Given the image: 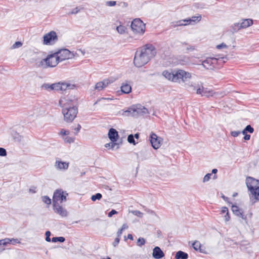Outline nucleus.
<instances>
[{
    "instance_id": "nucleus-60",
    "label": "nucleus",
    "mask_w": 259,
    "mask_h": 259,
    "mask_svg": "<svg viewBox=\"0 0 259 259\" xmlns=\"http://www.w3.org/2000/svg\"><path fill=\"white\" fill-rule=\"evenodd\" d=\"M147 212L151 214H152V215H156V213L154 211L152 210H151V209H148L147 210Z\"/></svg>"
},
{
    "instance_id": "nucleus-19",
    "label": "nucleus",
    "mask_w": 259,
    "mask_h": 259,
    "mask_svg": "<svg viewBox=\"0 0 259 259\" xmlns=\"http://www.w3.org/2000/svg\"><path fill=\"white\" fill-rule=\"evenodd\" d=\"M69 163L57 160L55 163V167L58 170H65L68 168Z\"/></svg>"
},
{
    "instance_id": "nucleus-14",
    "label": "nucleus",
    "mask_w": 259,
    "mask_h": 259,
    "mask_svg": "<svg viewBox=\"0 0 259 259\" xmlns=\"http://www.w3.org/2000/svg\"><path fill=\"white\" fill-rule=\"evenodd\" d=\"M55 91H65L68 89H72L74 85L66 82L54 83Z\"/></svg>"
},
{
    "instance_id": "nucleus-12",
    "label": "nucleus",
    "mask_w": 259,
    "mask_h": 259,
    "mask_svg": "<svg viewBox=\"0 0 259 259\" xmlns=\"http://www.w3.org/2000/svg\"><path fill=\"white\" fill-rule=\"evenodd\" d=\"M53 55H48L46 58L42 59L37 63V66L42 68H47L48 67H54L56 66V61H51Z\"/></svg>"
},
{
    "instance_id": "nucleus-18",
    "label": "nucleus",
    "mask_w": 259,
    "mask_h": 259,
    "mask_svg": "<svg viewBox=\"0 0 259 259\" xmlns=\"http://www.w3.org/2000/svg\"><path fill=\"white\" fill-rule=\"evenodd\" d=\"M112 82V81H110V80L108 79H104L102 81L97 82L95 85V89L99 91H101L107 87Z\"/></svg>"
},
{
    "instance_id": "nucleus-56",
    "label": "nucleus",
    "mask_w": 259,
    "mask_h": 259,
    "mask_svg": "<svg viewBox=\"0 0 259 259\" xmlns=\"http://www.w3.org/2000/svg\"><path fill=\"white\" fill-rule=\"evenodd\" d=\"M81 128V125L79 124H77V126L74 128V130L75 131V135H77V134L79 132Z\"/></svg>"
},
{
    "instance_id": "nucleus-48",
    "label": "nucleus",
    "mask_w": 259,
    "mask_h": 259,
    "mask_svg": "<svg viewBox=\"0 0 259 259\" xmlns=\"http://www.w3.org/2000/svg\"><path fill=\"white\" fill-rule=\"evenodd\" d=\"M10 243H11L12 244H18V243H20V241L18 239L13 238L12 239H10Z\"/></svg>"
},
{
    "instance_id": "nucleus-57",
    "label": "nucleus",
    "mask_w": 259,
    "mask_h": 259,
    "mask_svg": "<svg viewBox=\"0 0 259 259\" xmlns=\"http://www.w3.org/2000/svg\"><path fill=\"white\" fill-rule=\"evenodd\" d=\"M227 212H228V208L226 206L223 207L221 210L222 213H227Z\"/></svg>"
},
{
    "instance_id": "nucleus-52",
    "label": "nucleus",
    "mask_w": 259,
    "mask_h": 259,
    "mask_svg": "<svg viewBox=\"0 0 259 259\" xmlns=\"http://www.w3.org/2000/svg\"><path fill=\"white\" fill-rule=\"evenodd\" d=\"M240 134L239 131H232L231 132V135L234 137H237Z\"/></svg>"
},
{
    "instance_id": "nucleus-5",
    "label": "nucleus",
    "mask_w": 259,
    "mask_h": 259,
    "mask_svg": "<svg viewBox=\"0 0 259 259\" xmlns=\"http://www.w3.org/2000/svg\"><path fill=\"white\" fill-rule=\"evenodd\" d=\"M66 192L63 191L62 189L56 190L53 194V205H56L59 203H62L66 201V197L68 196Z\"/></svg>"
},
{
    "instance_id": "nucleus-6",
    "label": "nucleus",
    "mask_w": 259,
    "mask_h": 259,
    "mask_svg": "<svg viewBox=\"0 0 259 259\" xmlns=\"http://www.w3.org/2000/svg\"><path fill=\"white\" fill-rule=\"evenodd\" d=\"M148 62V58L144 56L141 49L137 51L134 59V65L137 67H141Z\"/></svg>"
},
{
    "instance_id": "nucleus-59",
    "label": "nucleus",
    "mask_w": 259,
    "mask_h": 259,
    "mask_svg": "<svg viewBox=\"0 0 259 259\" xmlns=\"http://www.w3.org/2000/svg\"><path fill=\"white\" fill-rule=\"evenodd\" d=\"M122 232H123V230L122 229H120L118 231H117V237H118L119 238H120V236L122 233Z\"/></svg>"
},
{
    "instance_id": "nucleus-51",
    "label": "nucleus",
    "mask_w": 259,
    "mask_h": 259,
    "mask_svg": "<svg viewBox=\"0 0 259 259\" xmlns=\"http://www.w3.org/2000/svg\"><path fill=\"white\" fill-rule=\"evenodd\" d=\"M119 241H120V238L118 237H117L115 239L114 241L113 242V245L114 247H116L118 244Z\"/></svg>"
},
{
    "instance_id": "nucleus-36",
    "label": "nucleus",
    "mask_w": 259,
    "mask_h": 259,
    "mask_svg": "<svg viewBox=\"0 0 259 259\" xmlns=\"http://www.w3.org/2000/svg\"><path fill=\"white\" fill-rule=\"evenodd\" d=\"M145 243V240L143 238H139L138 239L137 244L139 246H142V245H144Z\"/></svg>"
},
{
    "instance_id": "nucleus-16",
    "label": "nucleus",
    "mask_w": 259,
    "mask_h": 259,
    "mask_svg": "<svg viewBox=\"0 0 259 259\" xmlns=\"http://www.w3.org/2000/svg\"><path fill=\"white\" fill-rule=\"evenodd\" d=\"M196 93L200 94L201 96L209 97L213 96V91L209 90L207 88H204L203 86L199 87L196 90Z\"/></svg>"
},
{
    "instance_id": "nucleus-62",
    "label": "nucleus",
    "mask_w": 259,
    "mask_h": 259,
    "mask_svg": "<svg viewBox=\"0 0 259 259\" xmlns=\"http://www.w3.org/2000/svg\"><path fill=\"white\" fill-rule=\"evenodd\" d=\"M127 239H131L132 240H133V236L132 234H129L127 235ZM125 240H126V236H125Z\"/></svg>"
},
{
    "instance_id": "nucleus-50",
    "label": "nucleus",
    "mask_w": 259,
    "mask_h": 259,
    "mask_svg": "<svg viewBox=\"0 0 259 259\" xmlns=\"http://www.w3.org/2000/svg\"><path fill=\"white\" fill-rule=\"evenodd\" d=\"M228 46L224 43H222L220 45L217 46V48L218 49H221L222 48H227Z\"/></svg>"
},
{
    "instance_id": "nucleus-13",
    "label": "nucleus",
    "mask_w": 259,
    "mask_h": 259,
    "mask_svg": "<svg viewBox=\"0 0 259 259\" xmlns=\"http://www.w3.org/2000/svg\"><path fill=\"white\" fill-rule=\"evenodd\" d=\"M149 141L152 147L154 149H157L160 147L162 140L161 138L158 137L156 134L152 133L149 137Z\"/></svg>"
},
{
    "instance_id": "nucleus-64",
    "label": "nucleus",
    "mask_w": 259,
    "mask_h": 259,
    "mask_svg": "<svg viewBox=\"0 0 259 259\" xmlns=\"http://www.w3.org/2000/svg\"><path fill=\"white\" fill-rule=\"evenodd\" d=\"M134 137L135 138V139H139V137H140V134L139 133H136L134 135Z\"/></svg>"
},
{
    "instance_id": "nucleus-7",
    "label": "nucleus",
    "mask_w": 259,
    "mask_h": 259,
    "mask_svg": "<svg viewBox=\"0 0 259 259\" xmlns=\"http://www.w3.org/2000/svg\"><path fill=\"white\" fill-rule=\"evenodd\" d=\"M131 27L134 32L143 34L145 30V24L139 18L135 19L131 23Z\"/></svg>"
},
{
    "instance_id": "nucleus-58",
    "label": "nucleus",
    "mask_w": 259,
    "mask_h": 259,
    "mask_svg": "<svg viewBox=\"0 0 259 259\" xmlns=\"http://www.w3.org/2000/svg\"><path fill=\"white\" fill-rule=\"evenodd\" d=\"M225 221L227 222V221H229L230 219V217L229 216V211L227 212L226 214V215H225Z\"/></svg>"
},
{
    "instance_id": "nucleus-30",
    "label": "nucleus",
    "mask_w": 259,
    "mask_h": 259,
    "mask_svg": "<svg viewBox=\"0 0 259 259\" xmlns=\"http://www.w3.org/2000/svg\"><path fill=\"white\" fill-rule=\"evenodd\" d=\"M182 46H186V50L187 52L193 51L195 50V47L194 46L190 45L186 42H181Z\"/></svg>"
},
{
    "instance_id": "nucleus-47",
    "label": "nucleus",
    "mask_w": 259,
    "mask_h": 259,
    "mask_svg": "<svg viewBox=\"0 0 259 259\" xmlns=\"http://www.w3.org/2000/svg\"><path fill=\"white\" fill-rule=\"evenodd\" d=\"M80 10L78 8V7H76L74 9H72V11L69 13L70 14H76L79 12Z\"/></svg>"
},
{
    "instance_id": "nucleus-49",
    "label": "nucleus",
    "mask_w": 259,
    "mask_h": 259,
    "mask_svg": "<svg viewBox=\"0 0 259 259\" xmlns=\"http://www.w3.org/2000/svg\"><path fill=\"white\" fill-rule=\"evenodd\" d=\"M49 55H53L52 58L50 59L51 61H55V60H56V57H58L57 53L56 52L53 54H50Z\"/></svg>"
},
{
    "instance_id": "nucleus-35",
    "label": "nucleus",
    "mask_w": 259,
    "mask_h": 259,
    "mask_svg": "<svg viewBox=\"0 0 259 259\" xmlns=\"http://www.w3.org/2000/svg\"><path fill=\"white\" fill-rule=\"evenodd\" d=\"M126 29V27L122 25H119V26H117L116 28L117 31L120 34L124 33Z\"/></svg>"
},
{
    "instance_id": "nucleus-45",
    "label": "nucleus",
    "mask_w": 259,
    "mask_h": 259,
    "mask_svg": "<svg viewBox=\"0 0 259 259\" xmlns=\"http://www.w3.org/2000/svg\"><path fill=\"white\" fill-rule=\"evenodd\" d=\"M245 128L246 131L249 133L251 134L254 131L253 128L250 125H247Z\"/></svg>"
},
{
    "instance_id": "nucleus-43",
    "label": "nucleus",
    "mask_w": 259,
    "mask_h": 259,
    "mask_svg": "<svg viewBox=\"0 0 259 259\" xmlns=\"http://www.w3.org/2000/svg\"><path fill=\"white\" fill-rule=\"evenodd\" d=\"M22 46V43L21 41H16L14 44L12 46V48L13 49H16L19 48Z\"/></svg>"
},
{
    "instance_id": "nucleus-15",
    "label": "nucleus",
    "mask_w": 259,
    "mask_h": 259,
    "mask_svg": "<svg viewBox=\"0 0 259 259\" xmlns=\"http://www.w3.org/2000/svg\"><path fill=\"white\" fill-rule=\"evenodd\" d=\"M218 59L215 58H207L202 61V65L207 69H212L217 64Z\"/></svg>"
},
{
    "instance_id": "nucleus-38",
    "label": "nucleus",
    "mask_w": 259,
    "mask_h": 259,
    "mask_svg": "<svg viewBox=\"0 0 259 259\" xmlns=\"http://www.w3.org/2000/svg\"><path fill=\"white\" fill-rule=\"evenodd\" d=\"M211 175H212L211 174H210V173L207 174L204 177V178L203 179V182L205 183L206 182H208L210 180Z\"/></svg>"
},
{
    "instance_id": "nucleus-53",
    "label": "nucleus",
    "mask_w": 259,
    "mask_h": 259,
    "mask_svg": "<svg viewBox=\"0 0 259 259\" xmlns=\"http://www.w3.org/2000/svg\"><path fill=\"white\" fill-rule=\"evenodd\" d=\"M135 215L138 216V217H142V215H143V213L139 211V210H135V211H134L133 212Z\"/></svg>"
},
{
    "instance_id": "nucleus-54",
    "label": "nucleus",
    "mask_w": 259,
    "mask_h": 259,
    "mask_svg": "<svg viewBox=\"0 0 259 259\" xmlns=\"http://www.w3.org/2000/svg\"><path fill=\"white\" fill-rule=\"evenodd\" d=\"M102 100H111V99L109 98H101L97 100V101L94 103V105H96L98 102H99Z\"/></svg>"
},
{
    "instance_id": "nucleus-44",
    "label": "nucleus",
    "mask_w": 259,
    "mask_h": 259,
    "mask_svg": "<svg viewBox=\"0 0 259 259\" xmlns=\"http://www.w3.org/2000/svg\"><path fill=\"white\" fill-rule=\"evenodd\" d=\"M116 4V1H107L106 2V5L108 7H113Z\"/></svg>"
},
{
    "instance_id": "nucleus-20",
    "label": "nucleus",
    "mask_w": 259,
    "mask_h": 259,
    "mask_svg": "<svg viewBox=\"0 0 259 259\" xmlns=\"http://www.w3.org/2000/svg\"><path fill=\"white\" fill-rule=\"evenodd\" d=\"M152 256L155 259H160L164 256V253L159 247L156 246L153 249Z\"/></svg>"
},
{
    "instance_id": "nucleus-41",
    "label": "nucleus",
    "mask_w": 259,
    "mask_h": 259,
    "mask_svg": "<svg viewBox=\"0 0 259 259\" xmlns=\"http://www.w3.org/2000/svg\"><path fill=\"white\" fill-rule=\"evenodd\" d=\"M7 154L6 150L2 147H0V156H6Z\"/></svg>"
},
{
    "instance_id": "nucleus-17",
    "label": "nucleus",
    "mask_w": 259,
    "mask_h": 259,
    "mask_svg": "<svg viewBox=\"0 0 259 259\" xmlns=\"http://www.w3.org/2000/svg\"><path fill=\"white\" fill-rule=\"evenodd\" d=\"M53 206L55 212L57 214H59L62 217H65L67 216V211L62 206H61L60 204H56V205H53Z\"/></svg>"
},
{
    "instance_id": "nucleus-32",
    "label": "nucleus",
    "mask_w": 259,
    "mask_h": 259,
    "mask_svg": "<svg viewBox=\"0 0 259 259\" xmlns=\"http://www.w3.org/2000/svg\"><path fill=\"white\" fill-rule=\"evenodd\" d=\"M65 240V239L64 237H53L52 239V241L53 242H63Z\"/></svg>"
},
{
    "instance_id": "nucleus-21",
    "label": "nucleus",
    "mask_w": 259,
    "mask_h": 259,
    "mask_svg": "<svg viewBox=\"0 0 259 259\" xmlns=\"http://www.w3.org/2000/svg\"><path fill=\"white\" fill-rule=\"evenodd\" d=\"M231 209L235 215L241 218L243 220L246 219V217L243 214V210L237 205H232Z\"/></svg>"
},
{
    "instance_id": "nucleus-26",
    "label": "nucleus",
    "mask_w": 259,
    "mask_h": 259,
    "mask_svg": "<svg viewBox=\"0 0 259 259\" xmlns=\"http://www.w3.org/2000/svg\"><path fill=\"white\" fill-rule=\"evenodd\" d=\"M193 248L196 251H199L200 252L205 253V251L201 248V244L198 241H195L192 244Z\"/></svg>"
},
{
    "instance_id": "nucleus-28",
    "label": "nucleus",
    "mask_w": 259,
    "mask_h": 259,
    "mask_svg": "<svg viewBox=\"0 0 259 259\" xmlns=\"http://www.w3.org/2000/svg\"><path fill=\"white\" fill-rule=\"evenodd\" d=\"M240 25V23H234L230 27V32H231L232 33H234L238 31L239 30L241 29L242 28Z\"/></svg>"
},
{
    "instance_id": "nucleus-46",
    "label": "nucleus",
    "mask_w": 259,
    "mask_h": 259,
    "mask_svg": "<svg viewBox=\"0 0 259 259\" xmlns=\"http://www.w3.org/2000/svg\"><path fill=\"white\" fill-rule=\"evenodd\" d=\"M118 212L115 209H112L108 214V217L109 218L112 217L114 214H117Z\"/></svg>"
},
{
    "instance_id": "nucleus-10",
    "label": "nucleus",
    "mask_w": 259,
    "mask_h": 259,
    "mask_svg": "<svg viewBox=\"0 0 259 259\" xmlns=\"http://www.w3.org/2000/svg\"><path fill=\"white\" fill-rule=\"evenodd\" d=\"M143 55L146 58H148L149 62L156 54V50L152 44H147L143 48L141 49Z\"/></svg>"
},
{
    "instance_id": "nucleus-1",
    "label": "nucleus",
    "mask_w": 259,
    "mask_h": 259,
    "mask_svg": "<svg viewBox=\"0 0 259 259\" xmlns=\"http://www.w3.org/2000/svg\"><path fill=\"white\" fill-rule=\"evenodd\" d=\"M59 104L62 108V113L64 120L67 122H72L78 113L77 106L71 100L63 103V101L60 100Z\"/></svg>"
},
{
    "instance_id": "nucleus-63",
    "label": "nucleus",
    "mask_w": 259,
    "mask_h": 259,
    "mask_svg": "<svg viewBox=\"0 0 259 259\" xmlns=\"http://www.w3.org/2000/svg\"><path fill=\"white\" fill-rule=\"evenodd\" d=\"M127 228H128V226L126 224H124L122 226L121 229H122V230L123 231L124 230L126 229Z\"/></svg>"
},
{
    "instance_id": "nucleus-37",
    "label": "nucleus",
    "mask_w": 259,
    "mask_h": 259,
    "mask_svg": "<svg viewBox=\"0 0 259 259\" xmlns=\"http://www.w3.org/2000/svg\"><path fill=\"white\" fill-rule=\"evenodd\" d=\"M10 239L5 238L0 240V245H6L10 243Z\"/></svg>"
},
{
    "instance_id": "nucleus-31",
    "label": "nucleus",
    "mask_w": 259,
    "mask_h": 259,
    "mask_svg": "<svg viewBox=\"0 0 259 259\" xmlns=\"http://www.w3.org/2000/svg\"><path fill=\"white\" fill-rule=\"evenodd\" d=\"M127 140L129 143L133 144L134 145H136L138 143V142H136L135 138L133 134H131L128 136Z\"/></svg>"
},
{
    "instance_id": "nucleus-34",
    "label": "nucleus",
    "mask_w": 259,
    "mask_h": 259,
    "mask_svg": "<svg viewBox=\"0 0 259 259\" xmlns=\"http://www.w3.org/2000/svg\"><path fill=\"white\" fill-rule=\"evenodd\" d=\"M41 200L45 203L49 205L51 203L52 200L48 196H44L41 197Z\"/></svg>"
},
{
    "instance_id": "nucleus-9",
    "label": "nucleus",
    "mask_w": 259,
    "mask_h": 259,
    "mask_svg": "<svg viewBox=\"0 0 259 259\" xmlns=\"http://www.w3.org/2000/svg\"><path fill=\"white\" fill-rule=\"evenodd\" d=\"M201 16L200 15H199L198 16H193L191 18L183 19L176 21L173 26L175 27L176 26H185L187 24H194L196 23L199 22L201 20Z\"/></svg>"
},
{
    "instance_id": "nucleus-11",
    "label": "nucleus",
    "mask_w": 259,
    "mask_h": 259,
    "mask_svg": "<svg viewBox=\"0 0 259 259\" xmlns=\"http://www.w3.org/2000/svg\"><path fill=\"white\" fill-rule=\"evenodd\" d=\"M58 40V36L54 31H51L43 36V44L53 45Z\"/></svg>"
},
{
    "instance_id": "nucleus-39",
    "label": "nucleus",
    "mask_w": 259,
    "mask_h": 259,
    "mask_svg": "<svg viewBox=\"0 0 259 259\" xmlns=\"http://www.w3.org/2000/svg\"><path fill=\"white\" fill-rule=\"evenodd\" d=\"M51 234V233L50 231H46V234H45V235H46V240L47 242H51L52 241V240L50 238Z\"/></svg>"
},
{
    "instance_id": "nucleus-42",
    "label": "nucleus",
    "mask_w": 259,
    "mask_h": 259,
    "mask_svg": "<svg viewBox=\"0 0 259 259\" xmlns=\"http://www.w3.org/2000/svg\"><path fill=\"white\" fill-rule=\"evenodd\" d=\"M116 145V143L115 142H111L109 143H107L105 145V147L106 148L110 147L111 149L114 148L115 146Z\"/></svg>"
},
{
    "instance_id": "nucleus-25",
    "label": "nucleus",
    "mask_w": 259,
    "mask_h": 259,
    "mask_svg": "<svg viewBox=\"0 0 259 259\" xmlns=\"http://www.w3.org/2000/svg\"><path fill=\"white\" fill-rule=\"evenodd\" d=\"M121 91L124 94H129L131 92L132 87L127 83H123L121 86Z\"/></svg>"
},
{
    "instance_id": "nucleus-40",
    "label": "nucleus",
    "mask_w": 259,
    "mask_h": 259,
    "mask_svg": "<svg viewBox=\"0 0 259 259\" xmlns=\"http://www.w3.org/2000/svg\"><path fill=\"white\" fill-rule=\"evenodd\" d=\"M64 141L66 143H73L74 142V139L73 138H72V137H66L65 139H64Z\"/></svg>"
},
{
    "instance_id": "nucleus-61",
    "label": "nucleus",
    "mask_w": 259,
    "mask_h": 259,
    "mask_svg": "<svg viewBox=\"0 0 259 259\" xmlns=\"http://www.w3.org/2000/svg\"><path fill=\"white\" fill-rule=\"evenodd\" d=\"M250 138V135H248V134H245V135H244V137L243 138V139L245 140H249Z\"/></svg>"
},
{
    "instance_id": "nucleus-23",
    "label": "nucleus",
    "mask_w": 259,
    "mask_h": 259,
    "mask_svg": "<svg viewBox=\"0 0 259 259\" xmlns=\"http://www.w3.org/2000/svg\"><path fill=\"white\" fill-rule=\"evenodd\" d=\"M241 21L240 25L242 29L246 28L253 24V20L251 19H243Z\"/></svg>"
},
{
    "instance_id": "nucleus-3",
    "label": "nucleus",
    "mask_w": 259,
    "mask_h": 259,
    "mask_svg": "<svg viewBox=\"0 0 259 259\" xmlns=\"http://www.w3.org/2000/svg\"><path fill=\"white\" fill-rule=\"evenodd\" d=\"M246 184L248 191L250 201L253 205L259 200V180L248 177L246 179Z\"/></svg>"
},
{
    "instance_id": "nucleus-29",
    "label": "nucleus",
    "mask_w": 259,
    "mask_h": 259,
    "mask_svg": "<svg viewBox=\"0 0 259 259\" xmlns=\"http://www.w3.org/2000/svg\"><path fill=\"white\" fill-rule=\"evenodd\" d=\"M41 88L42 89H44V90H47L48 91H55L54 83L50 84V83H45L41 85Z\"/></svg>"
},
{
    "instance_id": "nucleus-22",
    "label": "nucleus",
    "mask_w": 259,
    "mask_h": 259,
    "mask_svg": "<svg viewBox=\"0 0 259 259\" xmlns=\"http://www.w3.org/2000/svg\"><path fill=\"white\" fill-rule=\"evenodd\" d=\"M108 135L110 141L113 142H116L119 137L118 132L113 128L109 130Z\"/></svg>"
},
{
    "instance_id": "nucleus-27",
    "label": "nucleus",
    "mask_w": 259,
    "mask_h": 259,
    "mask_svg": "<svg viewBox=\"0 0 259 259\" xmlns=\"http://www.w3.org/2000/svg\"><path fill=\"white\" fill-rule=\"evenodd\" d=\"M188 258V253L181 250L177 252L175 255L176 259H187Z\"/></svg>"
},
{
    "instance_id": "nucleus-33",
    "label": "nucleus",
    "mask_w": 259,
    "mask_h": 259,
    "mask_svg": "<svg viewBox=\"0 0 259 259\" xmlns=\"http://www.w3.org/2000/svg\"><path fill=\"white\" fill-rule=\"evenodd\" d=\"M102 197V195L101 193H96L95 195H93L91 197V200L93 201H95L97 200H100Z\"/></svg>"
},
{
    "instance_id": "nucleus-8",
    "label": "nucleus",
    "mask_w": 259,
    "mask_h": 259,
    "mask_svg": "<svg viewBox=\"0 0 259 259\" xmlns=\"http://www.w3.org/2000/svg\"><path fill=\"white\" fill-rule=\"evenodd\" d=\"M58 54V56L56 57V66L57 64L61 61L65 60H67L73 57L74 55L68 49H62L56 52Z\"/></svg>"
},
{
    "instance_id": "nucleus-2",
    "label": "nucleus",
    "mask_w": 259,
    "mask_h": 259,
    "mask_svg": "<svg viewBox=\"0 0 259 259\" xmlns=\"http://www.w3.org/2000/svg\"><path fill=\"white\" fill-rule=\"evenodd\" d=\"M162 75L169 80L173 82H180V80L185 82L191 77V74L182 69L172 70H165L162 72Z\"/></svg>"
},
{
    "instance_id": "nucleus-55",
    "label": "nucleus",
    "mask_w": 259,
    "mask_h": 259,
    "mask_svg": "<svg viewBox=\"0 0 259 259\" xmlns=\"http://www.w3.org/2000/svg\"><path fill=\"white\" fill-rule=\"evenodd\" d=\"M60 134L62 135H68L69 134V132L68 131H66L64 129H62L60 132Z\"/></svg>"
},
{
    "instance_id": "nucleus-4",
    "label": "nucleus",
    "mask_w": 259,
    "mask_h": 259,
    "mask_svg": "<svg viewBox=\"0 0 259 259\" xmlns=\"http://www.w3.org/2000/svg\"><path fill=\"white\" fill-rule=\"evenodd\" d=\"M148 113V109L141 105L132 106L125 111L126 115H131L132 116L144 115Z\"/></svg>"
},
{
    "instance_id": "nucleus-24",
    "label": "nucleus",
    "mask_w": 259,
    "mask_h": 259,
    "mask_svg": "<svg viewBox=\"0 0 259 259\" xmlns=\"http://www.w3.org/2000/svg\"><path fill=\"white\" fill-rule=\"evenodd\" d=\"M178 61L179 63L181 65H187L190 63L191 58L186 56H180Z\"/></svg>"
}]
</instances>
